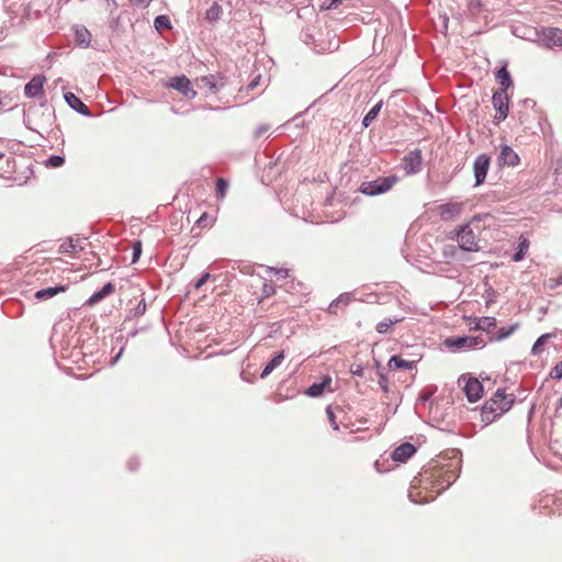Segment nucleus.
I'll return each mask as SVG.
<instances>
[{
    "instance_id": "1",
    "label": "nucleus",
    "mask_w": 562,
    "mask_h": 562,
    "mask_svg": "<svg viewBox=\"0 0 562 562\" xmlns=\"http://www.w3.org/2000/svg\"><path fill=\"white\" fill-rule=\"evenodd\" d=\"M515 401L514 394H506L504 389H498L494 395L485 402L482 408V420L491 424L496 417L508 412Z\"/></svg>"
},
{
    "instance_id": "2",
    "label": "nucleus",
    "mask_w": 562,
    "mask_h": 562,
    "mask_svg": "<svg viewBox=\"0 0 562 562\" xmlns=\"http://www.w3.org/2000/svg\"><path fill=\"white\" fill-rule=\"evenodd\" d=\"M397 181L398 178L395 175L379 177L374 180L362 182L359 191L368 196L383 194L390 191Z\"/></svg>"
},
{
    "instance_id": "3",
    "label": "nucleus",
    "mask_w": 562,
    "mask_h": 562,
    "mask_svg": "<svg viewBox=\"0 0 562 562\" xmlns=\"http://www.w3.org/2000/svg\"><path fill=\"white\" fill-rule=\"evenodd\" d=\"M445 346L453 351L482 349L485 340L481 336H457L448 337Z\"/></svg>"
},
{
    "instance_id": "4",
    "label": "nucleus",
    "mask_w": 562,
    "mask_h": 562,
    "mask_svg": "<svg viewBox=\"0 0 562 562\" xmlns=\"http://www.w3.org/2000/svg\"><path fill=\"white\" fill-rule=\"evenodd\" d=\"M457 241L464 251H477L476 234L470 227V223L462 225L457 232Z\"/></svg>"
},
{
    "instance_id": "5",
    "label": "nucleus",
    "mask_w": 562,
    "mask_h": 562,
    "mask_svg": "<svg viewBox=\"0 0 562 562\" xmlns=\"http://www.w3.org/2000/svg\"><path fill=\"white\" fill-rule=\"evenodd\" d=\"M492 103L496 111L495 121L498 124L504 121L509 112V98L504 89H497L492 95Z\"/></svg>"
},
{
    "instance_id": "6",
    "label": "nucleus",
    "mask_w": 562,
    "mask_h": 562,
    "mask_svg": "<svg viewBox=\"0 0 562 562\" xmlns=\"http://www.w3.org/2000/svg\"><path fill=\"white\" fill-rule=\"evenodd\" d=\"M423 154L422 149L416 148L402 158V168L406 175H416L422 170Z\"/></svg>"
},
{
    "instance_id": "7",
    "label": "nucleus",
    "mask_w": 562,
    "mask_h": 562,
    "mask_svg": "<svg viewBox=\"0 0 562 562\" xmlns=\"http://www.w3.org/2000/svg\"><path fill=\"white\" fill-rule=\"evenodd\" d=\"M465 381L463 391L469 402H477L483 395V385L476 378H468L463 374L459 378V382Z\"/></svg>"
},
{
    "instance_id": "8",
    "label": "nucleus",
    "mask_w": 562,
    "mask_h": 562,
    "mask_svg": "<svg viewBox=\"0 0 562 562\" xmlns=\"http://www.w3.org/2000/svg\"><path fill=\"white\" fill-rule=\"evenodd\" d=\"M491 157L486 154L479 155L473 162V171L475 178V187L484 183L487 171L490 169Z\"/></svg>"
},
{
    "instance_id": "9",
    "label": "nucleus",
    "mask_w": 562,
    "mask_h": 562,
    "mask_svg": "<svg viewBox=\"0 0 562 562\" xmlns=\"http://www.w3.org/2000/svg\"><path fill=\"white\" fill-rule=\"evenodd\" d=\"M167 87L179 91L188 99H193L196 95L191 81L184 75L171 78L167 83Z\"/></svg>"
},
{
    "instance_id": "10",
    "label": "nucleus",
    "mask_w": 562,
    "mask_h": 562,
    "mask_svg": "<svg viewBox=\"0 0 562 562\" xmlns=\"http://www.w3.org/2000/svg\"><path fill=\"white\" fill-rule=\"evenodd\" d=\"M538 36L544 47L552 48L562 46V30L558 27L543 29Z\"/></svg>"
},
{
    "instance_id": "11",
    "label": "nucleus",
    "mask_w": 562,
    "mask_h": 562,
    "mask_svg": "<svg viewBox=\"0 0 562 562\" xmlns=\"http://www.w3.org/2000/svg\"><path fill=\"white\" fill-rule=\"evenodd\" d=\"M46 81V77L44 75L34 76L25 86H24V94L27 98H37L44 94L43 86Z\"/></svg>"
},
{
    "instance_id": "12",
    "label": "nucleus",
    "mask_w": 562,
    "mask_h": 562,
    "mask_svg": "<svg viewBox=\"0 0 562 562\" xmlns=\"http://www.w3.org/2000/svg\"><path fill=\"white\" fill-rule=\"evenodd\" d=\"M66 103L77 113L83 116H90L91 112L89 108L72 92H66L64 94Z\"/></svg>"
},
{
    "instance_id": "13",
    "label": "nucleus",
    "mask_w": 562,
    "mask_h": 562,
    "mask_svg": "<svg viewBox=\"0 0 562 562\" xmlns=\"http://www.w3.org/2000/svg\"><path fill=\"white\" fill-rule=\"evenodd\" d=\"M519 156L510 146L504 145L501 147L498 155L499 165L515 167L519 164Z\"/></svg>"
},
{
    "instance_id": "14",
    "label": "nucleus",
    "mask_w": 562,
    "mask_h": 562,
    "mask_svg": "<svg viewBox=\"0 0 562 562\" xmlns=\"http://www.w3.org/2000/svg\"><path fill=\"white\" fill-rule=\"evenodd\" d=\"M416 452V447L411 442H403L392 452V459L396 462L407 461Z\"/></svg>"
},
{
    "instance_id": "15",
    "label": "nucleus",
    "mask_w": 562,
    "mask_h": 562,
    "mask_svg": "<svg viewBox=\"0 0 562 562\" xmlns=\"http://www.w3.org/2000/svg\"><path fill=\"white\" fill-rule=\"evenodd\" d=\"M87 238L80 237H68L65 241H63L59 246V254H69L75 250H83V246L81 245L83 240Z\"/></svg>"
},
{
    "instance_id": "16",
    "label": "nucleus",
    "mask_w": 562,
    "mask_h": 562,
    "mask_svg": "<svg viewBox=\"0 0 562 562\" xmlns=\"http://www.w3.org/2000/svg\"><path fill=\"white\" fill-rule=\"evenodd\" d=\"M112 282L105 283L100 290L95 291L87 301L88 305H94L114 292Z\"/></svg>"
},
{
    "instance_id": "17",
    "label": "nucleus",
    "mask_w": 562,
    "mask_h": 562,
    "mask_svg": "<svg viewBox=\"0 0 562 562\" xmlns=\"http://www.w3.org/2000/svg\"><path fill=\"white\" fill-rule=\"evenodd\" d=\"M461 212V204L459 203H445L439 206V214L443 220H451Z\"/></svg>"
},
{
    "instance_id": "18",
    "label": "nucleus",
    "mask_w": 562,
    "mask_h": 562,
    "mask_svg": "<svg viewBox=\"0 0 562 562\" xmlns=\"http://www.w3.org/2000/svg\"><path fill=\"white\" fill-rule=\"evenodd\" d=\"M284 351L277 352L272 359L265 366L261 371L260 378L266 379L274 369H277L284 360Z\"/></svg>"
},
{
    "instance_id": "19",
    "label": "nucleus",
    "mask_w": 562,
    "mask_h": 562,
    "mask_svg": "<svg viewBox=\"0 0 562 562\" xmlns=\"http://www.w3.org/2000/svg\"><path fill=\"white\" fill-rule=\"evenodd\" d=\"M331 383V379L329 376H325L322 382L313 383L307 387L305 394L310 397H318L323 395L325 389Z\"/></svg>"
},
{
    "instance_id": "20",
    "label": "nucleus",
    "mask_w": 562,
    "mask_h": 562,
    "mask_svg": "<svg viewBox=\"0 0 562 562\" xmlns=\"http://www.w3.org/2000/svg\"><path fill=\"white\" fill-rule=\"evenodd\" d=\"M75 41L79 46L89 47L91 43V33L85 26H76Z\"/></svg>"
},
{
    "instance_id": "21",
    "label": "nucleus",
    "mask_w": 562,
    "mask_h": 562,
    "mask_svg": "<svg viewBox=\"0 0 562 562\" xmlns=\"http://www.w3.org/2000/svg\"><path fill=\"white\" fill-rule=\"evenodd\" d=\"M376 364V369H378V382H379V385L382 390V392L386 395L387 398H391V394H393V392H391L390 390V386H389V379H387V375L385 373V369L382 368L380 366L379 362L375 363Z\"/></svg>"
},
{
    "instance_id": "22",
    "label": "nucleus",
    "mask_w": 562,
    "mask_h": 562,
    "mask_svg": "<svg viewBox=\"0 0 562 562\" xmlns=\"http://www.w3.org/2000/svg\"><path fill=\"white\" fill-rule=\"evenodd\" d=\"M65 291H66V286H64V285L49 286V288L38 290L35 293V297L37 300H47V299H50V297L55 296L56 294L65 292Z\"/></svg>"
},
{
    "instance_id": "23",
    "label": "nucleus",
    "mask_w": 562,
    "mask_h": 562,
    "mask_svg": "<svg viewBox=\"0 0 562 562\" xmlns=\"http://www.w3.org/2000/svg\"><path fill=\"white\" fill-rule=\"evenodd\" d=\"M390 369L398 370V369H407L412 370L415 366L414 361H407L402 359L398 356H392L387 363Z\"/></svg>"
},
{
    "instance_id": "24",
    "label": "nucleus",
    "mask_w": 562,
    "mask_h": 562,
    "mask_svg": "<svg viewBox=\"0 0 562 562\" xmlns=\"http://www.w3.org/2000/svg\"><path fill=\"white\" fill-rule=\"evenodd\" d=\"M496 78L501 85L499 89H504L505 91H507V89L513 85L510 74L505 66L501 67L497 70Z\"/></svg>"
},
{
    "instance_id": "25",
    "label": "nucleus",
    "mask_w": 562,
    "mask_h": 562,
    "mask_svg": "<svg viewBox=\"0 0 562 562\" xmlns=\"http://www.w3.org/2000/svg\"><path fill=\"white\" fill-rule=\"evenodd\" d=\"M528 248H529V240L526 237H520L519 241H518L517 249H516L515 254L513 255V260L515 262L521 261L525 258Z\"/></svg>"
},
{
    "instance_id": "26",
    "label": "nucleus",
    "mask_w": 562,
    "mask_h": 562,
    "mask_svg": "<svg viewBox=\"0 0 562 562\" xmlns=\"http://www.w3.org/2000/svg\"><path fill=\"white\" fill-rule=\"evenodd\" d=\"M223 13L222 7L217 2H213L206 10L205 20L210 23L217 22Z\"/></svg>"
},
{
    "instance_id": "27",
    "label": "nucleus",
    "mask_w": 562,
    "mask_h": 562,
    "mask_svg": "<svg viewBox=\"0 0 562 562\" xmlns=\"http://www.w3.org/2000/svg\"><path fill=\"white\" fill-rule=\"evenodd\" d=\"M351 302L350 293H341L337 299H335L328 306L329 313H336V308L340 305L347 306Z\"/></svg>"
},
{
    "instance_id": "28",
    "label": "nucleus",
    "mask_w": 562,
    "mask_h": 562,
    "mask_svg": "<svg viewBox=\"0 0 562 562\" xmlns=\"http://www.w3.org/2000/svg\"><path fill=\"white\" fill-rule=\"evenodd\" d=\"M383 102H378L374 106H372L369 112L362 119L363 127H369L370 124L376 119L379 112L381 111Z\"/></svg>"
},
{
    "instance_id": "29",
    "label": "nucleus",
    "mask_w": 562,
    "mask_h": 562,
    "mask_svg": "<svg viewBox=\"0 0 562 562\" xmlns=\"http://www.w3.org/2000/svg\"><path fill=\"white\" fill-rule=\"evenodd\" d=\"M400 322L402 318H385L376 324L375 329L379 334H387Z\"/></svg>"
},
{
    "instance_id": "30",
    "label": "nucleus",
    "mask_w": 562,
    "mask_h": 562,
    "mask_svg": "<svg viewBox=\"0 0 562 562\" xmlns=\"http://www.w3.org/2000/svg\"><path fill=\"white\" fill-rule=\"evenodd\" d=\"M553 334L547 333L541 335L532 345L531 348V355L537 356L543 350V346L547 342V340L552 337Z\"/></svg>"
},
{
    "instance_id": "31",
    "label": "nucleus",
    "mask_w": 562,
    "mask_h": 562,
    "mask_svg": "<svg viewBox=\"0 0 562 562\" xmlns=\"http://www.w3.org/2000/svg\"><path fill=\"white\" fill-rule=\"evenodd\" d=\"M154 26L157 31L171 29L170 19L167 15H157L154 20Z\"/></svg>"
},
{
    "instance_id": "32",
    "label": "nucleus",
    "mask_w": 562,
    "mask_h": 562,
    "mask_svg": "<svg viewBox=\"0 0 562 562\" xmlns=\"http://www.w3.org/2000/svg\"><path fill=\"white\" fill-rule=\"evenodd\" d=\"M517 327H518V325L514 324V325H510L507 327L498 328V330L496 331V335H495V339L498 341L506 339L517 329Z\"/></svg>"
},
{
    "instance_id": "33",
    "label": "nucleus",
    "mask_w": 562,
    "mask_h": 562,
    "mask_svg": "<svg viewBox=\"0 0 562 562\" xmlns=\"http://www.w3.org/2000/svg\"><path fill=\"white\" fill-rule=\"evenodd\" d=\"M216 196L218 199H224L228 189V181L224 178H218L216 180Z\"/></svg>"
},
{
    "instance_id": "34",
    "label": "nucleus",
    "mask_w": 562,
    "mask_h": 562,
    "mask_svg": "<svg viewBox=\"0 0 562 562\" xmlns=\"http://www.w3.org/2000/svg\"><path fill=\"white\" fill-rule=\"evenodd\" d=\"M146 312L145 299H142L138 304L130 312L131 317H139Z\"/></svg>"
},
{
    "instance_id": "35",
    "label": "nucleus",
    "mask_w": 562,
    "mask_h": 562,
    "mask_svg": "<svg viewBox=\"0 0 562 562\" xmlns=\"http://www.w3.org/2000/svg\"><path fill=\"white\" fill-rule=\"evenodd\" d=\"M202 82H204V85L213 92L218 91L217 79L214 75L203 77Z\"/></svg>"
},
{
    "instance_id": "36",
    "label": "nucleus",
    "mask_w": 562,
    "mask_h": 562,
    "mask_svg": "<svg viewBox=\"0 0 562 562\" xmlns=\"http://www.w3.org/2000/svg\"><path fill=\"white\" fill-rule=\"evenodd\" d=\"M65 162V158L59 155H52L46 160V166L57 168Z\"/></svg>"
},
{
    "instance_id": "37",
    "label": "nucleus",
    "mask_w": 562,
    "mask_h": 562,
    "mask_svg": "<svg viewBox=\"0 0 562 562\" xmlns=\"http://www.w3.org/2000/svg\"><path fill=\"white\" fill-rule=\"evenodd\" d=\"M133 254H132V263H135L138 261L142 255V241L135 240L132 246Z\"/></svg>"
},
{
    "instance_id": "38",
    "label": "nucleus",
    "mask_w": 562,
    "mask_h": 562,
    "mask_svg": "<svg viewBox=\"0 0 562 562\" xmlns=\"http://www.w3.org/2000/svg\"><path fill=\"white\" fill-rule=\"evenodd\" d=\"M196 224L201 227H212L214 224V218L209 216L206 213H203L196 221Z\"/></svg>"
},
{
    "instance_id": "39",
    "label": "nucleus",
    "mask_w": 562,
    "mask_h": 562,
    "mask_svg": "<svg viewBox=\"0 0 562 562\" xmlns=\"http://www.w3.org/2000/svg\"><path fill=\"white\" fill-rule=\"evenodd\" d=\"M496 319L494 317H483L480 323L477 324V327L481 329H488L492 326H495Z\"/></svg>"
},
{
    "instance_id": "40",
    "label": "nucleus",
    "mask_w": 562,
    "mask_h": 562,
    "mask_svg": "<svg viewBox=\"0 0 562 562\" xmlns=\"http://www.w3.org/2000/svg\"><path fill=\"white\" fill-rule=\"evenodd\" d=\"M549 376L554 380L562 379V361L557 363L550 371Z\"/></svg>"
},
{
    "instance_id": "41",
    "label": "nucleus",
    "mask_w": 562,
    "mask_h": 562,
    "mask_svg": "<svg viewBox=\"0 0 562 562\" xmlns=\"http://www.w3.org/2000/svg\"><path fill=\"white\" fill-rule=\"evenodd\" d=\"M326 414H327V417H328V420H329V424L330 426L333 427L334 430H338L339 429V425L336 420V416H335V413L334 411L331 409L330 406H328L326 408Z\"/></svg>"
},
{
    "instance_id": "42",
    "label": "nucleus",
    "mask_w": 562,
    "mask_h": 562,
    "mask_svg": "<svg viewBox=\"0 0 562 562\" xmlns=\"http://www.w3.org/2000/svg\"><path fill=\"white\" fill-rule=\"evenodd\" d=\"M270 272L277 276L279 279H285L289 276V269L286 268H268Z\"/></svg>"
},
{
    "instance_id": "43",
    "label": "nucleus",
    "mask_w": 562,
    "mask_h": 562,
    "mask_svg": "<svg viewBox=\"0 0 562 562\" xmlns=\"http://www.w3.org/2000/svg\"><path fill=\"white\" fill-rule=\"evenodd\" d=\"M211 274L209 272H204L202 273V276L196 280V282L194 283V289L195 290H199L201 289L206 282L207 280L210 279Z\"/></svg>"
},
{
    "instance_id": "44",
    "label": "nucleus",
    "mask_w": 562,
    "mask_h": 562,
    "mask_svg": "<svg viewBox=\"0 0 562 562\" xmlns=\"http://www.w3.org/2000/svg\"><path fill=\"white\" fill-rule=\"evenodd\" d=\"M342 0H325L322 9L324 10H333L336 9L339 3H341Z\"/></svg>"
},
{
    "instance_id": "45",
    "label": "nucleus",
    "mask_w": 562,
    "mask_h": 562,
    "mask_svg": "<svg viewBox=\"0 0 562 562\" xmlns=\"http://www.w3.org/2000/svg\"><path fill=\"white\" fill-rule=\"evenodd\" d=\"M457 474L453 470H448L445 472V481H447V486L451 485L456 479H457Z\"/></svg>"
},
{
    "instance_id": "46",
    "label": "nucleus",
    "mask_w": 562,
    "mask_h": 562,
    "mask_svg": "<svg viewBox=\"0 0 562 562\" xmlns=\"http://www.w3.org/2000/svg\"><path fill=\"white\" fill-rule=\"evenodd\" d=\"M350 372H351L352 375L363 376L364 368L361 364H356V366L351 367Z\"/></svg>"
},
{
    "instance_id": "47",
    "label": "nucleus",
    "mask_w": 562,
    "mask_h": 562,
    "mask_svg": "<svg viewBox=\"0 0 562 562\" xmlns=\"http://www.w3.org/2000/svg\"><path fill=\"white\" fill-rule=\"evenodd\" d=\"M270 126L269 125H259L256 131H255V136L257 138L261 137L265 133H267L269 131Z\"/></svg>"
},
{
    "instance_id": "48",
    "label": "nucleus",
    "mask_w": 562,
    "mask_h": 562,
    "mask_svg": "<svg viewBox=\"0 0 562 562\" xmlns=\"http://www.w3.org/2000/svg\"><path fill=\"white\" fill-rule=\"evenodd\" d=\"M138 464H139L138 460L136 458H132L127 462V468L131 471H135L138 468Z\"/></svg>"
},
{
    "instance_id": "49",
    "label": "nucleus",
    "mask_w": 562,
    "mask_h": 562,
    "mask_svg": "<svg viewBox=\"0 0 562 562\" xmlns=\"http://www.w3.org/2000/svg\"><path fill=\"white\" fill-rule=\"evenodd\" d=\"M263 293L266 296H270L274 294V286L272 284H265L263 285Z\"/></svg>"
},
{
    "instance_id": "50",
    "label": "nucleus",
    "mask_w": 562,
    "mask_h": 562,
    "mask_svg": "<svg viewBox=\"0 0 562 562\" xmlns=\"http://www.w3.org/2000/svg\"><path fill=\"white\" fill-rule=\"evenodd\" d=\"M469 7L472 12H475L476 10L480 9L481 2H480V0H471L469 3Z\"/></svg>"
},
{
    "instance_id": "51",
    "label": "nucleus",
    "mask_w": 562,
    "mask_h": 562,
    "mask_svg": "<svg viewBox=\"0 0 562 562\" xmlns=\"http://www.w3.org/2000/svg\"><path fill=\"white\" fill-rule=\"evenodd\" d=\"M123 350L124 348L122 347L119 352L111 359L110 361V366H114L117 363L119 359L121 358L122 353H123Z\"/></svg>"
},
{
    "instance_id": "52",
    "label": "nucleus",
    "mask_w": 562,
    "mask_h": 562,
    "mask_svg": "<svg viewBox=\"0 0 562 562\" xmlns=\"http://www.w3.org/2000/svg\"><path fill=\"white\" fill-rule=\"evenodd\" d=\"M259 80H260V76H257L249 85H248V89L249 90H252L255 89L258 83H259Z\"/></svg>"
},
{
    "instance_id": "53",
    "label": "nucleus",
    "mask_w": 562,
    "mask_h": 562,
    "mask_svg": "<svg viewBox=\"0 0 562 562\" xmlns=\"http://www.w3.org/2000/svg\"><path fill=\"white\" fill-rule=\"evenodd\" d=\"M131 1H132V3H134L136 5H144V7H146L150 2V0H131Z\"/></svg>"
},
{
    "instance_id": "54",
    "label": "nucleus",
    "mask_w": 562,
    "mask_h": 562,
    "mask_svg": "<svg viewBox=\"0 0 562 562\" xmlns=\"http://www.w3.org/2000/svg\"><path fill=\"white\" fill-rule=\"evenodd\" d=\"M562 284V274L557 279V285H561Z\"/></svg>"
},
{
    "instance_id": "55",
    "label": "nucleus",
    "mask_w": 562,
    "mask_h": 562,
    "mask_svg": "<svg viewBox=\"0 0 562 562\" xmlns=\"http://www.w3.org/2000/svg\"><path fill=\"white\" fill-rule=\"evenodd\" d=\"M420 400H422V401H427V400H428V396H427V395L422 394V395H420Z\"/></svg>"
},
{
    "instance_id": "56",
    "label": "nucleus",
    "mask_w": 562,
    "mask_h": 562,
    "mask_svg": "<svg viewBox=\"0 0 562 562\" xmlns=\"http://www.w3.org/2000/svg\"><path fill=\"white\" fill-rule=\"evenodd\" d=\"M447 23H448V18L445 15V16H443V24H445V27H447Z\"/></svg>"
},
{
    "instance_id": "57",
    "label": "nucleus",
    "mask_w": 562,
    "mask_h": 562,
    "mask_svg": "<svg viewBox=\"0 0 562 562\" xmlns=\"http://www.w3.org/2000/svg\"><path fill=\"white\" fill-rule=\"evenodd\" d=\"M479 220H480V216H474V217L472 218V223H473V222H475V221H479Z\"/></svg>"
},
{
    "instance_id": "58",
    "label": "nucleus",
    "mask_w": 562,
    "mask_h": 562,
    "mask_svg": "<svg viewBox=\"0 0 562 562\" xmlns=\"http://www.w3.org/2000/svg\"><path fill=\"white\" fill-rule=\"evenodd\" d=\"M2 157H3V154H2V153H0V159H1Z\"/></svg>"
}]
</instances>
